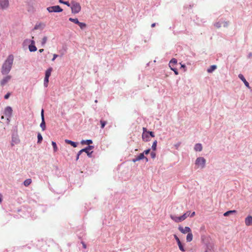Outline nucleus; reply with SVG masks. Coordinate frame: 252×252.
<instances>
[{"label":"nucleus","instance_id":"obj_1","mask_svg":"<svg viewBox=\"0 0 252 252\" xmlns=\"http://www.w3.org/2000/svg\"><path fill=\"white\" fill-rule=\"evenodd\" d=\"M13 60L14 57L12 55H10L8 56L1 67V72L2 74L6 75L10 72L12 68Z\"/></svg>","mask_w":252,"mask_h":252},{"label":"nucleus","instance_id":"obj_2","mask_svg":"<svg viewBox=\"0 0 252 252\" xmlns=\"http://www.w3.org/2000/svg\"><path fill=\"white\" fill-rule=\"evenodd\" d=\"M70 8L71 9L72 13L74 14L78 13L81 10V7L79 3L75 1H71Z\"/></svg>","mask_w":252,"mask_h":252},{"label":"nucleus","instance_id":"obj_3","mask_svg":"<svg viewBox=\"0 0 252 252\" xmlns=\"http://www.w3.org/2000/svg\"><path fill=\"white\" fill-rule=\"evenodd\" d=\"M206 159L203 157H199L196 158L195 162L196 168L203 169L205 166Z\"/></svg>","mask_w":252,"mask_h":252},{"label":"nucleus","instance_id":"obj_4","mask_svg":"<svg viewBox=\"0 0 252 252\" xmlns=\"http://www.w3.org/2000/svg\"><path fill=\"white\" fill-rule=\"evenodd\" d=\"M177 65H178L177 60L175 58H172L169 63V66L176 75H178L179 73L176 67Z\"/></svg>","mask_w":252,"mask_h":252},{"label":"nucleus","instance_id":"obj_5","mask_svg":"<svg viewBox=\"0 0 252 252\" xmlns=\"http://www.w3.org/2000/svg\"><path fill=\"white\" fill-rule=\"evenodd\" d=\"M47 10L49 13H59L62 12L63 11V9L59 5H55L48 7L47 8Z\"/></svg>","mask_w":252,"mask_h":252},{"label":"nucleus","instance_id":"obj_6","mask_svg":"<svg viewBox=\"0 0 252 252\" xmlns=\"http://www.w3.org/2000/svg\"><path fill=\"white\" fill-rule=\"evenodd\" d=\"M24 42L31 43V44L29 45V49L30 52H35L37 50V48L35 46V41L33 40H30L27 39L25 40Z\"/></svg>","mask_w":252,"mask_h":252},{"label":"nucleus","instance_id":"obj_7","mask_svg":"<svg viewBox=\"0 0 252 252\" xmlns=\"http://www.w3.org/2000/svg\"><path fill=\"white\" fill-rule=\"evenodd\" d=\"M9 7V0H0V9L2 10H6Z\"/></svg>","mask_w":252,"mask_h":252},{"label":"nucleus","instance_id":"obj_8","mask_svg":"<svg viewBox=\"0 0 252 252\" xmlns=\"http://www.w3.org/2000/svg\"><path fill=\"white\" fill-rule=\"evenodd\" d=\"M41 123L40 125V126L41 128L43 131L45 130L46 129V124L44 119V110L42 109L41 111Z\"/></svg>","mask_w":252,"mask_h":252},{"label":"nucleus","instance_id":"obj_9","mask_svg":"<svg viewBox=\"0 0 252 252\" xmlns=\"http://www.w3.org/2000/svg\"><path fill=\"white\" fill-rule=\"evenodd\" d=\"M4 114L7 117L10 118L12 114V109L10 106H7L4 110Z\"/></svg>","mask_w":252,"mask_h":252},{"label":"nucleus","instance_id":"obj_10","mask_svg":"<svg viewBox=\"0 0 252 252\" xmlns=\"http://www.w3.org/2000/svg\"><path fill=\"white\" fill-rule=\"evenodd\" d=\"M245 223L246 226H249L252 225V216H248L245 220Z\"/></svg>","mask_w":252,"mask_h":252},{"label":"nucleus","instance_id":"obj_11","mask_svg":"<svg viewBox=\"0 0 252 252\" xmlns=\"http://www.w3.org/2000/svg\"><path fill=\"white\" fill-rule=\"evenodd\" d=\"M20 142V140L19 139L18 136L17 135H13L12 137V141H11V146H13L14 144H17Z\"/></svg>","mask_w":252,"mask_h":252},{"label":"nucleus","instance_id":"obj_12","mask_svg":"<svg viewBox=\"0 0 252 252\" xmlns=\"http://www.w3.org/2000/svg\"><path fill=\"white\" fill-rule=\"evenodd\" d=\"M11 79L10 75H7L4 77L0 81V85L1 86H4Z\"/></svg>","mask_w":252,"mask_h":252},{"label":"nucleus","instance_id":"obj_13","mask_svg":"<svg viewBox=\"0 0 252 252\" xmlns=\"http://www.w3.org/2000/svg\"><path fill=\"white\" fill-rule=\"evenodd\" d=\"M142 137L143 140L145 142H148L150 140V135H148V132H143Z\"/></svg>","mask_w":252,"mask_h":252},{"label":"nucleus","instance_id":"obj_14","mask_svg":"<svg viewBox=\"0 0 252 252\" xmlns=\"http://www.w3.org/2000/svg\"><path fill=\"white\" fill-rule=\"evenodd\" d=\"M170 217L172 220H173L174 221H175L176 222H179L182 221V220H181V217H177L176 215H171Z\"/></svg>","mask_w":252,"mask_h":252},{"label":"nucleus","instance_id":"obj_15","mask_svg":"<svg viewBox=\"0 0 252 252\" xmlns=\"http://www.w3.org/2000/svg\"><path fill=\"white\" fill-rule=\"evenodd\" d=\"M178 229L182 233L184 234L189 232V226H186L185 228H184L182 226H179Z\"/></svg>","mask_w":252,"mask_h":252},{"label":"nucleus","instance_id":"obj_16","mask_svg":"<svg viewBox=\"0 0 252 252\" xmlns=\"http://www.w3.org/2000/svg\"><path fill=\"white\" fill-rule=\"evenodd\" d=\"M238 77L244 83L246 86H247L248 88H250L249 84L246 81V80L244 78V76L242 74H239Z\"/></svg>","mask_w":252,"mask_h":252},{"label":"nucleus","instance_id":"obj_17","mask_svg":"<svg viewBox=\"0 0 252 252\" xmlns=\"http://www.w3.org/2000/svg\"><path fill=\"white\" fill-rule=\"evenodd\" d=\"M65 143L71 145L72 147L75 148L77 146V143L72 141L70 140L65 139L64 140Z\"/></svg>","mask_w":252,"mask_h":252},{"label":"nucleus","instance_id":"obj_18","mask_svg":"<svg viewBox=\"0 0 252 252\" xmlns=\"http://www.w3.org/2000/svg\"><path fill=\"white\" fill-rule=\"evenodd\" d=\"M136 157L137 158V159H138V161L144 159H145L146 162L148 161V158L147 157H145V156L144 155V153H141L139 154V155Z\"/></svg>","mask_w":252,"mask_h":252},{"label":"nucleus","instance_id":"obj_19","mask_svg":"<svg viewBox=\"0 0 252 252\" xmlns=\"http://www.w3.org/2000/svg\"><path fill=\"white\" fill-rule=\"evenodd\" d=\"M194 149L196 152H200L202 150V145L200 143L195 144L194 147Z\"/></svg>","mask_w":252,"mask_h":252},{"label":"nucleus","instance_id":"obj_20","mask_svg":"<svg viewBox=\"0 0 252 252\" xmlns=\"http://www.w3.org/2000/svg\"><path fill=\"white\" fill-rule=\"evenodd\" d=\"M93 143V141L91 139H87V140H82L81 141V144H87V145H90L91 144Z\"/></svg>","mask_w":252,"mask_h":252},{"label":"nucleus","instance_id":"obj_21","mask_svg":"<svg viewBox=\"0 0 252 252\" xmlns=\"http://www.w3.org/2000/svg\"><path fill=\"white\" fill-rule=\"evenodd\" d=\"M237 211L236 210H230L226 212L223 214V216L224 217L228 216L229 215L236 213Z\"/></svg>","mask_w":252,"mask_h":252},{"label":"nucleus","instance_id":"obj_22","mask_svg":"<svg viewBox=\"0 0 252 252\" xmlns=\"http://www.w3.org/2000/svg\"><path fill=\"white\" fill-rule=\"evenodd\" d=\"M52 70V68L51 67H50L48 69H47L45 72V77L49 78L50 76L51 75Z\"/></svg>","mask_w":252,"mask_h":252},{"label":"nucleus","instance_id":"obj_23","mask_svg":"<svg viewBox=\"0 0 252 252\" xmlns=\"http://www.w3.org/2000/svg\"><path fill=\"white\" fill-rule=\"evenodd\" d=\"M217 68V66L215 65H211L208 69V73H211Z\"/></svg>","mask_w":252,"mask_h":252},{"label":"nucleus","instance_id":"obj_24","mask_svg":"<svg viewBox=\"0 0 252 252\" xmlns=\"http://www.w3.org/2000/svg\"><path fill=\"white\" fill-rule=\"evenodd\" d=\"M32 183V179H28L24 181V185L26 187H28Z\"/></svg>","mask_w":252,"mask_h":252},{"label":"nucleus","instance_id":"obj_25","mask_svg":"<svg viewBox=\"0 0 252 252\" xmlns=\"http://www.w3.org/2000/svg\"><path fill=\"white\" fill-rule=\"evenodd\" d=\"M85 150H86V148H83L82 149L81 152H85L87 154V156L89 157H90V158L92 157V154L93 151L90 152L89 151H85Z\"/></svg>","mask_w":252,"mask_h":252},{"label":"nucleus","instance_id":"obj_26","mask_svg":"<svg viewBox=\"0 0 252 252\" xmlns=\"http://www.w3.org/2000/svg\"><path fill=\"white\" fill-rule=\"evenodd\" d=\"M68 20L70 22H73L74 23L76 24H78L79 23V21L77 18H69L68 19Z\"/></svg>","mask_w":252,"mask_h":252},{"label":"nucleus","instance_id":"obj_27","mask_svg":"<svg viewBox=\"0 0 252 252\" xmlns=\"http://www.w3.org/2000/svg\"><path fill=\"white\" fill-rule=\"evenodd\" d=\"M43 140L42 136L40 133L37 134V143H41Z\"/></svg>","mask_w":252,"mask_h":252},{"label":"nucleus","instance_id":"obj_28","mask_svg":"<svg viewBox=\"0 0 252 252\" xmlns=\"http://www.w3.org/2000/svg\"><path fill=\"white\" fill-rule=\"evenodd\" d=\"M41 26V23L36 24L32 30H38V29H41L42 30L43 28H40Z\"/></svg>","mask_w":252,"mask_h":252},{"label":"nucleus","instance_id":"obj_29","mask_svg":"<svg viewBox=\"0 0 252 252\" xmlns=\"http://www.w3.org/2000/svg\"><path fill=\"white\" fill-rule=\"evenodd\" d=\"M52 145L53 146L54 152H56L58 151V147L56 143L54 141H52Z\"/></svg>","mask_w":252,"mask_h":252},{"label":"nucleus","instance_id":"obj_30","mask_svg":"<svg viewBox=\"0 0 252 252\" xmlns=\"http://www.w3.org/2000/svg\"><path fill=\"white\" fill-rule=\"evenodd\" d=\"M78 25L82 30L84 29L87 26L86 24L85 23L79 22V23Z\"/></svg>","mask_w":252,"mask_h":252},{"label":"nucleus","instance_id":"obj_31","mask_svg":"<svg viewBox=\"0 0 252 252\" xmlns=\"http://www.w3.org/2000/svg\"><path fill=\"white\" fill-rule=\"evenodd\" d=\"M47 40V37L46 36H44L43 38L42 39L41 41V46H44L45 44H46Z\"/></svg>","mask_w":252,"mask_h":252},{"label":"nucleus","instance_id":"obj_32","mask_svg":"<svg viewBox=\"0 0 252 252\" xmlns=\"http://www.w3.org/2000/svg\"><path fill=\"white\" fill-rule=\"evenodd\" d=\"M157 141L155 140L152 144V149L153 150L155 151L157 149Z\"/></svg>","mask_w":252,"mask_h":252},{"label":"nucleus","instance_id":"obj_33","mask_svg":"<svg viewBox=\"0 0 252 252\" xmlns=\"http://www.w3.org/2000/svg\"><path fill=\"white\" fill-rule=\"evenodd\" d=\"M49 82V78L45 77L44 79V86L45 87L48 86V83Z\"/></svg>","mask_w":252,"mask_h":252},{"label":"nucleus","instance_id":"obj_34","mask_svg":"<svg viewBox=\"0 0 252 252\" xmlns=\"http://www.w3.org/2000/svg\"><path fill=\"white\" fill-rule=\"evenodd\" d=\"M178 245L179 246V248L180 250L182 252H185V250L184 249V247L183 245H182V243L180 242V243H178Z\"/></svg>","mask_w":252,"mask_h":252},{"label":"nucleus","instance_id":"obj_35","mask_svg":"<svg viewBox=\"0 0 252 252\" xmlns=\"http://www.w3.org/2000/svg\"><path fill=\"white\" fill-rule=\"evenodd\" d=\"M100 123L101 124V128H103L104 127V126H105L107 122L106 121H104L103 120H100Z\"/></svg>","mask_w":252,"mask_h":252},{"label":"nucleus","instance_id":"obj_36","mask_svg":"<svg viewBox=\"0 0 252 252\" xmlns=\"http://www.w3.org/2000/svg\"><path fill=\"white\" fill-rule=\"evenodd\" d=\"M85 148H86L85 151H90V150H92L94 148V146H92V145H89L87 147H86Z\"/></svg>","mask_w":252,"mask_h":252},{"label":"nucleus","instance_id":"obj_37","mask_svg":"<svg viewBox=\"0 0 252 252\" xmlns=\"http://www.w3.org/2000/svg\"><path fill=\"white\" fill-rule=\"evenodd\" d=\"M213 247L212 245H209L207 246V250L205 251V252H209L208 251H211L212 249H213Z\"/></svg>","mask_w":252,"mask_h":252},{"label":"nucleus","instance_id":"obj_38","mask_svg":"<svg viewBox=\"0 0 252 252\" xmlns=\"http://www.w3.org/2000/svg\"><path fill=\"white\" fill-rule=\"evenodd\" d=\"M187 213H185L184 215L181 216V220H182L183 221L184 220H185L187 218Z\"/></svg>","mask_w":252,"mask_h":252},{"label":"nucleus","instance_id":"obj_39","mask_svg":"<svg viewBox=\"0 0 252 252\" xmlns=\"http://www.w3.org/2000/svg\"><path fill=\"white\" fill-rule=\"evenodd\" d=\"M150 155H151V157L152 158H156V154L155 152H152L151 153H150Z\"/></svg>","mask_w":252,"mask_h":252},{"label":"nucleus","instance_id":"obj_40","mask_svg":"<svg viewBox=\"0 0 252 252\" xmlns=\"http://www.w3.org/2000/svg\"><path fill=\"white\" fill-rule=\"evenodd\" d=\"M148 135H150V137H155V134L153 132L149 131L148 132Z\"/></svg>","mask_w":252,"mask_h":252},{"label":"nucleus","instance_id":"obj_41","mask_svg":"<svg viewBox=\"0 0 252 252\" xmlns=\"http://www.w3.org/2000/svg\"><path fill=\"white\" fill-rule=\"evenodd\" d=\"M174 238L175 240H176L177 244L180 243L181 242L179 238L178 237V236L176 235H174Z\"/></svg>","mask_w":252,"mask_h":252},{"label":"nucleus","instance_id":"obj_42","mask_svg":"<svg viewBox=\"0 0 252 252\" xmlns=\"http://www.w3.org/2000/svg\"><path fill=\"white\" fill-rule=\"evenodd\" d=\"M150 149H147L146 150H145L143 153H144V155L145 154V155H148L150 152Z\"/></svg>","mask_w":252,"mask_h":252},{"label":"nucleus","instance_id":"obj_43","mask_svg":"<svg viewBox=\"0 0 252 252\" xmlns=\"http://www.w3.org/2000/svg\"><path fill=\"white\" fill-rule=\"evenodd\" d=\"M65 3L64 4L66 5L68 7H71V2L69 3L68 1H64Z\"/></svg>","mask_w":252,"mask_h":252},{"label":"nucleus","instance_id":"obj_44","mask_svg":"<svg viewBox=\"0 0 252 252\" xmlns=\"http://www.w3.org/2000/svg\"><path fill=\"white\" fill-rule=\"evenodd\" d=\"M10 95V94L9 93H7L4 96V99H8Z\"/></svg>","mask_w":252,"mask_h":252},{"label":"nucleus","instance_id":"obj_45","mask_svg":"<svg viewBox=\"0 0 252 252\" xmlns=\"http://www.w3.org/2000/svg\"><path fill=\"white\" fill-rule=\"evenodd\" d=\"M58 57V55H57V54H54L53 55V59H52V61H54Z\"/></svg>","mask_w":252,"mask_h":252},{"label":"nucleus","instance_id":"obj_46","mask_svg":"<svg viewBox=\"0 0 252 252\" xmlns=\"http://www.w3.org/2000/svg\"><path fill=\"white\" fill-rule=\"evenodd\" d=\"M132 161L133 162H136V161H138V159H137V158H136V157H135V158H133V159H132Z\"/></svg>","mask_w":252,"mask_h":252},{"label":"nucleus","instance_id":"obj_47","mask_svg":"<svg viewBox=\"0 0 252 252\" xmlns=\"http://www.w3.org/2000/svg\"><path fill=\"white\" fill-rule=\"evenodd\" d=\"M189 233L187 234V237H186V239H187V242H189Z\"/></svg>","mask_w":252,"mask_h":252},{"label":"nucleus","instance_id":"obj_48","mask_svg":"<svg viewBox=\"0 0 252 252\" xmlns=\"http://www.w3.org/2000/svg\"><path fill=\"white\" fill-rule=\"evenodd\" d=\"M186 67V66L185 64H182L181 66V68H183L184 69V71H185L184 68Z\"/></svg>","mask_w":252,"mask_h":252},{"label":"nucleus","instance_id":"obj_49","mask_svg":"<svg viewBox=\"0 0 252 252\" xmlns=\"http://www.w3.org/2000/svg\"><path fill=\"white\" fill-rule=\"evenodd\" d=\"M143 132H148L149 131L147 130V129L145 127H143Z\"/></svg>","mask_w":252,"mask_h":252},{"label":"nucleus","instance_id":"obj_50","mask_svg":"<svg viewBox=\"0 0 252 252\" xmlns=\"http://www.w3.org/2000/svg\"><path fill=\"white\" fill-rule=\"evenodd\" d=\"M59 1L61 3H63V4L65 3L64 1H63V0H59Z\"/></svg>","mask_w":252,"mask_h":252},{"label":"nucleus","instance_id":"obj_51","mask_svg":"<svg viewBox=\"0 0 252 252\" xmlns=\"http://www.w3.org/2000/svg\"><path fill=\"white\" fill-rule=\"evenodd\" d=\"M81 151H82V149L78 152V153H77L78 155L80 156L83 152H81Z\"/></svg>","mask_w":252,"mask_h":252},{"label":"nucleus","instance_id":"obj_52","mask_svg":"<svg viewBox=\"0 0 252 252\" xmlns=\"http://www.w3.org/2000/svg\"><path fill=\"white\" fill-rule=\"evenodd\" d=\"M156 23H153V24L151 25V27H152V28H154V27H155L156 26Z\"/></svg>","mask_w":252,"mask_h":252},{"label":"nucleus","instance_id":"obj_53","mask_svg":"<svg viewBox=\"0 0 252 252\" xmlns=\"http://www.w3.org/2000/svg\"><path fill=\"white\" fill-rule=\"evenodd\" d=\"M82 244H83V248L84 249L86 248V245L84 242H82Z\"/></svg>","mask_w":252,"mask_h":252},{"label":"nucleus","instance_id":"obj_54","mask_svg":"<svg viewBox=\"0 0 252 252\" xmlns=\"http://www.w3.org/2000/svg\"><path fill=\"white\" fill-rule=\"evenodd\" d=\"M44 51V49H40L39 50V52L40 53H42Z\"/></svg>","mask_w":252,"mask_h":252},{"label":"nucleus","instance_id":"obj_55","mask_svg":"<svg viewBox=\"0 0 252 252\" xmlns=\"http://www.w3.org/2000/svg\"><path fill=\"white\" fill-rule=\"evenodd\" d=\"M189 237H190V241H191V240L192 239V235L191 233H190Z\"/></svg>","mask_w":252,"mask_h":252},{"label":"nucleus","instance_id":"obj_56","mask_svg":"<svg viewBox=\"0 0 252 252\" xmlns=\"http://www.w3.org/2000/svg\"><path fill=\"white\" fill-rule=\"evenodd\" d=\"M79 155H78V154H77V156H76V160H77L78 159H79Z\"/></svg>","mask_w":252,"mask_h":252},{"label":"nucleus","instance_id":"obj_57","mask_svg":"<svg viewBox=\"0 0 252 252\" xmlns=\"http://www.w3.org/2000/svg\"><path fill=\"white\" fill-rule=\"evenodd\" d=\"M216 26L218 28H219L220 27V25H219V23H217L216 24Z\"/></svg>","mask_w":252,"mask_h":252},{"label":"nucleus","instance_id":"obj_58","mask_svg":"<svg viewBox=\"0 0 252 252\" xmlns=\"http://www.w3.org/2000/svg\"><path fill=\"white\" fill-rule=\"evenodd\" d=\"M10 118H9V117L7 118V120L8 122H9L10 121Z\"/></svg>","mask_w":252,"mask_h":252},{"label":"nucleus","instance_id":"obj_59","mask_svg":"<svg viewBox=\"0 0 252 252\" xmlns=\"http://www.w3.org/2000/svg\"><path fill=\"white\" fill-rule=\"evenodd\" d=\"M195 212H193L191 215V216H193L194 215Z\"/></svg>","mask_w":252,"mask_h":252},{"label":"nucleus","instance_id":"obj_60","mask_svg":"<svg viewBox=\"0 0 252 252\" xmlns=\"http://www.w3.org/2000/svg\"><path fill=\"white\" fill-rule=\"evenodd\" d=\"M97 102V100H95V102H96V103Z\"/></svg>","mask_w":252,"mask_h":252},{"label":"nucleus","instance_id":"obj_61","mask_svg":"<svg viewBox=\"0 0 252 252\" xmlns=\"http://www.w3.org/2000/svg\"><path fill=\"white\" fill-rule=\"evenodd\" d=\"M3 119V116L1 117V119Z\"/></svg>","mask_w":252,"mask_h":252}]
</instances>
